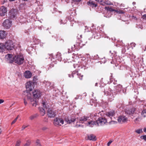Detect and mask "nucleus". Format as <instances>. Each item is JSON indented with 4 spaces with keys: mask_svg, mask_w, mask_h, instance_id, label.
<instances>
[{
    "mask_svg": "<svg viewBox=\"0 0 146 146\" xmlns=\"http://www.w3.org/2000/svg\"><path fill=\"white\" fill-rule=\"evenodd\" d=\"M122 88V86L120 84L115 86L113 90L110 88H107L104 91L105 95L107 97L109 101L111 102L114 100L115 96L121 93Z\"/></svg>",
    "mask_w": 146,
    "mask_h": 146,
    "instance_id": "obj_1",
    "label": "nucleus"
},
{
    "mask_svg": "<svg viewBox=\"0 0 146 146\" xmlns=\"http://www.w3.org/2000/svg\"><path fill=\"white\" fill-rule=\"evenodd\" d=\"M137 109L133 108L130 110H127L125 113L126 114L130 115L131 118L133 119L136 118L134 120L135 123H137L141 119V118L139 114V112H137Z\"/></svg>",
    "mask_w": 146,
    "mask_h": 146,
    "instance_id": "obj_2",
    "label": "nucleus"
},
{
    "mask_svg": "<svg viewBox=\"0 0 146 146\" xmlns=\"http://www.w3.org/2000/svg\"><path fill=\"white\" fill-rule=\"evenodd\" d=\"M24 60V57L22 54H18L14 56L12 54H10V63L14 62L19 65H21L23 63Z\"/></svg>",
    "mask_w": 146,
    "mask_h": 146,
    "instance_id": "obj_3",
    "label": "nucleus"
},
{
    "mask_svg": "<svg viewBox=\"0 0 146 146\" xmlns=\"http://www.w3.org/2000/svg\"><path fill=\"white\" fill-rule=\"evenodd\" d=\"M107 122V120L105 117H101L98 118L96 122L93 120H90L87 123V125L92 127L94 125H97L98 126L104 125Z\"/></svg>",
    "mask_w": 146,
    "mask_h": 146,
    "instance_id": "obj_4",
    "label": "nucleus"
},
{
    "mask_svg": "<svg viewBox=\"0 0 146 146\" xmlns=\"http://www.w3.org/2000/svg\"><path fill=\"white\" fill-rule=\"evenodd\" d=\"M9 40L6 41L5 44L0 42V52H3L5 50H9Z\"/></svg>",
    "mask_w": 146,
    "mask_h": 146,
    "instance_id": "obj_5",
    "label": "nucleus"
},
{
    "mask_svg": "<svg viewBox=\"0 0 146 146\" xmlns=\"http://www.w3.org/2000/svg\"><path fill=\"white\" fill-rule=\"evenodd\" d=\"M23 94L25 96V98L24 99V103L25 105L27 104V102L26 100H30L32 102L33 100H34V99L32 98L31 94L30 92H28L27 91H25L23 92Z\"/></svg>",
    "mask_w": 146,
    "mask_h": 146,
    "instance_id": "obj_6",
    "label": "nucleus"
},
{
    "mask_svg": "<svg viewBox=\"0 0 146 146\" xmlns=\"http://www.w3.org/2000/svg\"><path fill=\"white\" fill-rule=\"evenodd\" d=\"M64 123V121L62 118L56 117L54 120L53 124L55 126H61Z\"/></svg>",
    "mask_w": 146,
    "mask_h": 146,
    "instance_id": "obj_7",
    "label": "nucleus"
},
{
    "mask_svg": "<svg viewBox=\"0 0 146 146\" xmlns=\"http://www.w3.org/2000/svg\"><path fill=\"white\" fill-rule=\"evenodd\" d=\"M34 83L31 81L27 82L26 84V87L27 90L28 92H29L28 91H31L34 88Z\"/></svg>",
    "mask_w": 146,
    "mask_h": 146,
    "instance_id": "obj_8",
    "label": "nucleus"
},
{
    "mask_svg": "<svg viewBox=\"0 0 146 146\" xmlns=\"http://www.w3.org/2000/svg\"><path fill=\"white\" fill-rule=\"evenodd\" d=\"M47 115L49 117L53 118L56 115V112L52 109L49 108L47 111Z\"/></svg>",
    "mask_w": 146,
    "mask_h": 146,
    "instance_id": "obj_9",
    "label": "nucleus"
},
{
    "mask_svg": "<svg viewBox=\"0 0 146 146\" xmlns=\"http://www.w3.org/2000/svg\"><path fill=\"white\" fill-rule=\"evenodd\" d=\"M7 9L6 7L3 6L0 8V16H5L7 12Z\"/></svg>",
    "mask_w": 146,
    "mask_h": 146,
    "instance_id": "obj_10",
    "label": "nucleus"
},
{
    "mask_svg": "<svg viewBox=\"0 0 146 146\" xmlns=\"http://www.w3.org/2000/svg\"><path fill=\"white\" fill-rule=\"evenodd\" d=\"M117 121L119 122L123 123L127 121V118L125 116L121 115L118 117Z\"/></svg>",
    "mask_w": 146,
    "mask_h": 146,
    "instance_id": "obj_11",
    "label": "nucleus"
},
{
    "mask_svg": "<svg viewBox=\"0 0 146 146\" xmlns=\"http://www.w3.org/2000/svg\"><path fill=\"white\" fill-rule=\"evenodd\" d=\"M33 96L36 98H38L41 95V92L38 90H35L33 92Z\"/></svg>",
    "mask_w": 146,
    "mask_h": 146,
    "instance_id": "obj_12",
    "label": "nucleus"
},
{
    "mask_svg": "<svg viewBox=\"0 0 146 146\" xmlns=\"http://www.w3.org/2000/svg\"><path fill=\"white\" fill-rule=\"evenodd\" d=\"M115 114V111L113 110H112L108 112H106L105 113V115H106L105 117H108L111 119L112 117L114 116Z\"/></svg>",
    "mask_w": 146,
    "mask_h": 146,
    "instance_id": "obj_13",
    "label": "nucleus"
},
{
    "mask_svg": "<svg viewBox=\"0 0 146 146\" xmlns=\"http://www.w3.org/2000/svg\"><path fill=\"white\" fill-rule=\"evenodd\" d=\"M17 10L15 9H14L11 10L10 12V18L13 19L14 18L15 16L17 14Z\"/></svg>",
    "mask_w": 146,
    "mask_h": 146,
    "instance_id": "obj_14",
    "label": "nucleus"
},
{
    "mask_svg": "<svg viewBox=\"0 0 146 146\" xmlns=\"http://www.w3.org/2000/svg\"><path fill=\"white\" fill-rule=\"evenodd\" d=\"M43 83L45 84V86L48 89V90H50V89L53 88L52 84H51V83L48 81H44Z\"/></svg>",
    "mask_w": 146,
    "mask_h": 146,
    "instance_id": "obj_15",
    "label": "nucleus"
},
{
    "mask_svg": "<svg viewBox=\"0 0 146 146\" xmlns=\"http://www.w3.org/2000/svg\"><path fill=\"white\" fill-rule=\"evenodd\" d=\"M24 77L26 78H29L32 76V74L29 71H26L24 73Z\"/></svg>",
    "mask_w": 146,
    "mask_h": 146,
    "instance_id": "obj_16",
    "label": "nucleus"
},
{
    "mask_svg": "<svg viewBox=\"0 0 146 146\" xmlns=\"http://www.w3.org/2000/svg\"><path fill=\"white\" fill-rule=\"evenodd\" d=\"M3 25L6 29H8L9 28V19H6L3 23Z\"/></svg>",
    "mask_w": 146,
    "mask_h": 146,
    "instance_id": "obj_17",
    "label": "nucleus"
},
{
    "mask_svg": "<svg viewBox=\"0 0 146 146\" xmlns=\"http://www.w3.org/2000/svg\"><path fill=\"white\" fill-rule=\"evenodd\" d=\"M90 117L85 116H82L80 117L79 119L80 122L81 123H83L84 122L90 120Z\"/></svg>",
    "mask_w": 146,
    "mask_h": 146,
    "instance_id": "obj_18",
    "label": "nucleus"
},
{
    "mask_svg": "<svg viewBox=\"0 0 146 146\" xmlns=\"http://www.w3.org/2000/svg\"><path fill=\"white\" fill-rule=\"evenodd\" d=\"M7 33L5 31H0V39H3L5 38L7 36Z\"/></svg>",
    "mask_w": 146,
    "mask_h": 146,
    "instance_id": "obj_19",
    "label": "nucleus"
},
{
    "mask_svg": "<svg viewBox=\"0 0 146 146\" xmlns=\"http://www.w3.org/2000/svg\"><path fill=\"white\" fill-rule=\"evenodd\" d=\"M87 137L88 139L90 140L95 141L96 140V136L92 134L88 135Z\"/></svg>",
    "mask_w": 146,
    "mask_h": 146,
    "instance_id": "obj_20",
    "label": "nucleus"
},
{
    "mask_svg": "<svg viewBox=\"0 0 146 146\" xmlns=\"http://www.w3.org/2000/svg\"><path fill=\"white\" fill-rule=\"evenodd\" d=\"M88 5L93 7H96L97 6V5L95 4L94 3L91 1H89L88 3Z\"/></svg>",
    "mask_w": 146,
    "mask_h": 146,
    "instance_id": "obj_21",
    "label": "nucleus"
},
{
    "mask_svg": "<svg viewBox=\"0 0 146 146\" xmlns=\"http://www.w3.org/2000/svg\"><path fill=\"white\" fill-rule=\"evenodd\" d=\"M75 120V119L74 118L70 119L69 118H67L65 119V121L67 122V123L69 124L74 122Z\"/></svg>",
    "mask_w": 146,
    "mask_h": 146,
    "instance_id": "obj_22",
    "label": "nucleus"
},
{
    "mask_svg": "<svg viewBox=\"0 0 146 146\" xmlns=\"http://www.w3.org/2000/svg\"><path fill=\"white\" fill-rule=\"evenodd\" d=\"M15 44L12 41L10 40V50H11L15 48Z\"/></svg>",
    "mask_w": 146,
    "mask_h": 146,
    "instance_id": "obj_23",
    "label": "nucleus"
},
{
    "mask_svg": "<svg viewBox=\"0 0 146 146\" xmlns=\"http://www.w3.org/2000/svg\"><path fill=\"white\" fill-rule=\"evenodd\" d=\"M39 110L40 113L41 115L43 116L45 114V111L44 108H42L39 107Z\"/></svg>",
    "mask_w": 146,
    "mask_h": 146,
    "instance_id": "obj_24",
    "label": "nucleus"
},
{
    "mask_svg": "<svg viewBox=\"0 0 146 146\" xmlns=\"http://www.w3.org/2000/svg\"><path fill=\"white\" fill-rule=\"evenodd\" d=\"M61 55L60 53L58 52L56 55V58L59 61H60L62 60Z\"/></svg>",
    "mask_w": 146,
    "mask_h": 146,
    "instance_id": "obj_25",
    "label": "nucleus"
},
{
    "mask_svg": "<svg viewBox=\"0 0 146 146\" xmlns=\"http://www.w3.org/2000/svg\"><path fill=\"white\" fill-rule=\"evenodd\" d=\"M75 46V48L78 49L82 46V44L79 42H77L75 44H74Z\"/></svg>",
    "mask_w": 146,
    "mask_h": 146,
    "instance_id": "obj_26",
    "label": "nucleus"
},
{
    "mask_svg": "<svg viewBox=\"0 0 146 146\" xmlns=\"http://www.w3.org/2000/svg\"><path fill=\"white\" fill-rule=\"evenodd\" d=\"M75 49H77V48H75V46L74 45H73V46H72L71 48H68V53H70L72 51L74 50Z\"/></svg>",
    "mask_w": 146,
    "mask_h": 146,
    "instance_id": "obj_27",
    "label": "nucleus"
},
{
    "mask_svg": "<svg viewBox=\"0 0 146 146\" xmlns=\"http://www.w3.org/2000/svg\"><path fill=\"white\" fill-rule=\"evenodd\" d=\"M38 114L36 113L31 116L29 117V118L31 120H32L35 118L36 117H38Z\"/></svg>",
    "mask_w": 146,
    "mask_h": 146,
    "instance_id": "obj_28",
    "label": "nucleus"
},
{
    "mask_svg": "<svg viewBox=\"0 0 146 146\" xmlns=\"http://www.w3.org/2000/svg\"><path fill=\"white\" fill-rule=\"evenodd\" d=\"M5 60L6 61L8 62H9V54H7V55H5Z\"/></svg>",
    "mask_w": 146,
    "mask_h": 146,
    "instance_id": "obj_29",
    "label": "nucleus"
},
{
    "mask_svg": "<svg viewBox=\"0 0 146 146\" xmlns=\"http://www.w3.org/2000/svg\"><path fill=\"white\" fill-rule=\"evenodd\" d=\"M105 9L110 11H115V10L114 9H113L111 7H105Z\"/></svg>",
    "mask_w": 146,
    "mask_h": 146,
    "instance_id": "obj_30",
    "label": "nucleus"
},
{
    "mask_svg": "<svg viewBox=\"0 0 146 146\" xmlns=\"http://www.w3.org/2000/svg\"><path fill=\"white\" fill-rule=\"evenodd\" d=\"M21 142V141L20 140H18L16 143L15 145V146H20Z\"/></svg>",
    "mask_w": 146,
    "mask_h": 146,
    "instance_id": "obj_31",
    "label": "nucleus"
},
{
    "mask_svg": "<svg viewBox=\"0 0 146 146\" xmlns=\"http://www.w3.org/2000/svg\"><path fill=\"white\" fill-rule=\"evenodd\" d=\"M135 132L138 134H140L143 132L142 129H137L135 131Z\"/></svg>",
    "mask_w": 146,
    "mask_h": 146,
    "instance_id": "obj_32",
    "label": "nucleus"
},
{
    "mask_svg": "<svg viewBox=\"0 0 146 146\" xmlns=\"http://www.w3.org/2000/svg\"><path fill=\"white\" fill-rule=\"evenodd\" d=\"M67 22V20L66 19L64 20H61L60 21V23L61 24H65Z\"/></svg>",
    "mask_w": 146,
    "mask_h": 146,
    "instance_id": "obj_33",
    "label": "nucleus"
},
{
    "mask_svg": "<svg viewBox=\"0 0 146 146\" xmlns=\"http://www.w3.org/2000/svg\"><path fill=\"white\" fill-rule=\"evenodd\" d=\"M77 75L78 76V77L80 78V80H82V78L83 76V75H82L79 73H77Z\"/></svg>",
    "mask_w": 146,
    "mask_h": 146,
    "instance_id": "obj_34",
    "label": "nucleus"
},
{
    "mask_svg": "<svg viewBox=\"0 0 146 146\" xmlns=\"http://www.w3.org/2000/svg\"><path fill=\"white\" fill-rule=\"evenodd\" d=\"M115 11L117 13H121V14H123V13H124V12L123 11H121V10H115Z\"/></svg>",
    "mask_w": 146,
    "mask_h": 146,
    "instance_id": "obj_35",
    "label": "nucleus"
},
{
    "mask_svg": "<svg viewBox=\"0 0 146 146\" xmlns=\"http://www.w3.org/2000/svg\"><path fill=\"white\" fill-rule=\"evenodd\" d=\"M36 144L37 146H41L40 142L39 140H37L36 141Z\"/></svg>",
    "mask_w": 146,
    "mask_h": 146,
    "instance_id": "obj_36",
    "label": "nucleus"
},
{
    "mask_svg": "<svg viewBox=\"0 0 146 146\" xmlns=\"http://www.w3.org/2000/svg\"><path fill=\"white\" fill-rule=\"evenodd\" d=\"M140 137L141 139H143L145 141H146V135L141 136Z\"/></svg>",
    "mask_w": 146,
    "mask_h": 146,
    "instance_id": "obj_37",
    "label": "nucleus"
},
{
    "mask_svg": "<svg viewBox=\"0 0 146 146\" xmlns=\"http://www.w3.org/2000/svg\"><path fill=\"white\" fill-rule=\"evenodd\" d=\"M95 1H97L100 4L102 5H104V3H103V0H95Z\"/></svg>",
    "mask_w": 146,
    "mask_h": 146,
    "instance_id": "obj_38",
    "label": "nucleus"
},
{
    "mask_svg": "<svg viewBox=\"0 0 146 146\" xmlns=\"http://www.w3.org/2000/svg\"><path fill=\"white\" fill-rule=\"evenodd\" d=\"M31 144L30 141H27L24 146H29Z\"/></svg>",
    "mask_w": 146,
    "mask_h": 146,
    "instance_id": "obj_39",
    "label": "nucleus"
},
{
    "mask_svg": "<svg viewBox=\"0 0 146 146\" xmlns=\"http://www.w3.org/2000/svg\"><path fill=\"white\" fill-rule=\"evenodd\" d=\"M29 126V125H23L22 127L21 130L22 131L23 130L26 128L27 127H28Z\"/></svg>",
    "mask_w": 146,
    "mask_h": 146,
    "instance_id": "obj_40",
    "label": "nucleus"
},
{
    "mask_svg": "<svg viewBox=\"0 0 146 146\" xmlns=\"http://www.w3.org/2000/svg\"><path fill=\"white\" fill-rule=\"evenodd\" d=\"M73 16L72 15H70V16H69L68 19L70 21H72V19H73Z\"/></svg>",
    "mask_w": 146,
    "mask_h": 146,
    "instance_id": "obj_41",
    "label": "nucleus"
},
{
    "mask_svg": "<svg viewBox=\"0 0 146 146\" xmlns=\"http://www.w3.org/2000/svg\"><path fill=\"white\" fill-rule=\"evenodd\" d=\"M72 1L75 3H77L80 2L81 1V0H72Z\"/></svg>",
    "mask_w": 146,
    "mask_h": 146,
    "instance_id": "obj_42",
    "label": "nucleus"
},
{
    "mask_svg": "<svg viewBox=\"0 0 146 146\" xmlns=\"http://www.w3.org/2000/svg\"><path fill=\"white\" fill-rule=\"evenodd\" d=\"M82 99V97L81 96H77L75 98V99Z\"/></svg>",
    "mask_w": 146,
    "mask_h": 146,
    "instance_id": "obj_43",
    "label": "nucleus"
},
{
    "mask_svg": "<svg viewBox=\"0 0 146 146\" xmlns=\"http://www.w3.org/2000/svg\"><path fill=\"white\" fill-rule=\"evenodd\" d=\"M17 117L11 123V125H13L16 122L17 119Z\"/></svg>",
    "mask_w": 146,
    "mask_h": 146,
    "instance_id": "obj_44",
    "label": "nucleus"
},
{
    "mask_svg": "<svg viewBox=\"0 0 146 146\" xmlns=\"http://www.w3.org/2000/svg\"><path fill=\"white\" fill-rule=\"evenodd\" d=\"M73 66H74V68H76L77 67H80V66H79V65L77 64H74Z\"/></svg>",
    "mask_w": 146,
    "mask_h": 146,
    "instance_id": "obj_45",
    "label": "nucleus"
},
{
    "mask_svg": "<svg viewBox=\"0 0 146 146\" xmlns=\"http://www.w3.org/2000/svg\"><path fill=\"white\" fill-rule=\"evenodd\" d=\"M85 31L86 32H88L89 31V28H88L87 26L85 27Z\"/></svg>",
    "mask_w": 146,
    "mask_h": 146,
    "instance_id": "obj_46",
    "label": "nucleus"
},
{
    "mask_svg": "<svg viewBox=\"0 0 146 146\" xmlns=\"http://www.w3.org/2000/svg\"><path fill=\"white\" fill-rule=\"evenodd\" d=\"M42 105L44 108H46V105L45 104V102H42Z\"/></svg>",
    "mask_w": 146,
    "mask_h": 146,
    "instance_id": "obj_47",
    "label": "nucleus"
},
{
    "mask_svg": "<svg viewBox=\"0 0 146 146\" xmlns=\"http://www.w3.org/2000/svg\"><path fill=\"white\" fill-rule=\"evenodd\" d=\"M33 106H36V105H37V104H36V102H35L34 103H33Z\"/></svg>",
    "mask_w": 146,
    "mask_h": 146,
    "instance_id": "obj_48",
    "label": "nucleus"
},
{
    "mask_svg": "<svg viewBox=\"0 0 146 146\" xmlns=\"http://www.w3.org/2000/svg\"><path fill=\"white\" fill-rule=\"evenodd\" d=\"M136 44L134 43H131V46H133V47H135V46Z\"/></svg>",
    "mask_w": 146,
    "mask_h": 146,
    "instance_id": "obj_49",
    "label": "nucleus"
},
{
    "mask_svg": "<svg viewBox=\"0 0 146 146\" xmlns=\"http://www.w3.org/2000/svg\"><path fill=\"white\" fill-rule=\"evenodd\" d=\"M112 141H109L107 143V145L109 146L110 145L111 143L112 142Z\"/></svg>",
    "mask_w": 146,
    "mask_h": 146,
    "instance_id": "obj_50",
    "label": "nucleus"
},
{
    "mask_svg": "<svg viewBox=\"0 0 146 146\" xmlns=\"http://www.w3.org/2000/svg\"><path fill=\"white\" fill-rule=\"evenodd\" d=\"M7 1V0H1V2L3 4L4 3L6 2Z\"/></svg>",
    "mask_w": 146,
    "mask_h": 146,
    "instance_id": "obj_51",
    "label": "nucleus"
},
{
    "mask_svg": "<svg viewBox=\"0 0 146 146\" xmlns=\"http://www.w3.org/2000/svg\"><path fill=\"white\" fill-rule=\"evenodd\" d=\"M47 129V127H44L42 128V130H46Z\"/></svg>",
    "mask_w": 146,
    "mask_h": 146,
    "instance_id": "obj_52",
    "label": "nucleus"
},
{
    "mask_svg": "<svg viewBox=\"0 0 146 146\" xmlns=\"http://www.w3.org/2000/svg\"><path fill=\"white\" fill-rule=\"evenodd\" d=\"M4 102V100L3 99H0V104L3 103Z\"/></svg>",
    "mask_w": 146,
    "mask_h": 146,
    "instance_id": "obj_53",
    "label": "nucleus"
},
{
    "mask_svg": "<svg viewBox=\"0 0 146 146\" xmlns=\"http://www.w3.org/2000/svg\"><path fill=\"white\" fill-rule=\"evenodd\" d=\"M73 74H74V73H72V75H70V74H68V76L69 77H71V76H72V77H74V75H73Z\"/></svg>",
    "mask_w": 146,
    "mask_h": 146,
    "instance_id": "obj_54",
    "label": "nucleus"
},
{
    "mask_svg": "<svg viewBox=\"0 0 146 146\" xmlns=\"http://www.w3.org/2000/svg\"><path fill=\"white\" fill-rule=\"evenodd\" d=\"M142 18L144 19H146V14L143 15L142 17Z\"/></svg>",
    "mask_w": 146,
    "mask_h": 146,
    "instance_id": "obj_55",
    "label": "nucleus"
},
{
    "mask_svg": "<svg viewBox=\"0 0 146 146\" xmlns=\"http://www.w3.org/2000/svg\"><path fill=\"white\" fill-rule=\"evenodd\" d=\"M105 4H106L109 5H111V3L110 2H109L108 3L107 2H106L105 3Z\"/></svg>",
    "mask_w": 146,
    "mask_h": 146,
    "instance_id": "obj_56",
    "label": "nucleus"
},
{
    "mask_svg": "<svg viewBox=\"0 0 146 146\" xmlns=\"http://www.w3.org/2000/svg\"><path fill=\"white\" fill-rule=\"evenodd\" d=\"M86 57H87V58H90V55L89 54H86Z\"/></svg>",
    "mask_w": 146,
    "mask_h": 146,
    "instance_id": "obj_57",
    "label": "nucleus"
},
{
    "mask_svg": "<svg viewBox=\"0 0 146 146\" xmlns=\"http://www.w3.org/2000/svg\"><path fill=\"white\" fill-rule=\"evenodd\" d=\"M103 112L102 111H101V112H100L99 113H98V114L99 115H102V112Z\"/></svg>",
    "mask_w": 146,
    "mask_h": 146,
    "instance_id": "obj_58",
    "label": "nucleus"
},
{
    "mask_svg": "<svg viewBox=\"0 0 146 146\" xmlns=\"http://www.w3.org/2000/svg\"><path fill=\"white\" fill-rule=\"evenodd\" d=\"M143 131L144 132L146 133V127H145L143 129Z\"/></svg>",
    "mask_w": 146,
    "mask_h": 146,
    "instance_id": "obj_59",
    "label": "nucleus"
},
{
    "mask_svg": "<svg viewBox=\"0 0 146 146\" xmlns=\"http://www.w3.org/2000/svg\"><path fill=\"white\" fill-rule=\"evenodd\" d=\"M133 19H134L135 20H137V18H136V17H135V16H133Z\"/></svg>",
    "mask_w": 146,
    "mask_h": 146,
    "instance_id": "obj_60",
    "label": "nucleus"
},
{
    "mask_svg": "<svg viewBox=\"0 0 146 146\" xmlns=\"http://www.w3.org/2000/svg\"><path fill=\"white\" fill-rule=\"evenodd\" d=\"M138 25H137V26H136L137 28H140L141 29H142L143 28V27L142 26H141L140 27H138Z\"/></svg>",
    "mask_w": 146,
    "mask_h": 146,
    "instance_id": "obj_61",
    "label": "nucleus"
},
{
    "mask_svg": "<svg viewBox=\"0 0 146 146\" xmlns=\"http://www.w3.org/2000/svg\"><path fill=\"white\" fill-rule=\"evenodd\" d=\"M98 83H97V82H96V83H95V86H98V85H98Z\"/></svg>",
    "mask_w": 146,
    "mask_h": 146,
    "instance_id": "obj_62",
    "label": "nucleus"
},
{
    "mask_svg": "<svg viewBox=\"0 0 146 146\" xmlns=\"http://www.w3.org/2000/svg\"><path fill=\"white\" fill-rule=\"evenodd\" d=\"M106 62V61L104 60V61H102V62L103 63H105Z\"/></svg>",
    "mask_w": 146,
    "mask_h": 146,
    "instance_id": "obj_63",
    "label": "nucleus"
},
{
    "mask_svg": "<svg viewBox=\"0 0 146 146\" xmlns=\"http://www.w3.org/2000/svg\"><path fill=\"white\" fill-rule=\"evenodd\" d=\"M1 128L0 127V135L1 134Z\"/></svg>",
    "mask_w": 146,
    "mask_h": 146,
    "instance_id": "obj_64",
    "label": "nucleus"
}]
</instances>
